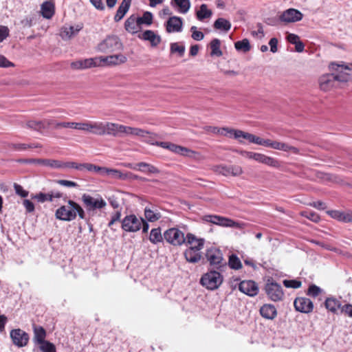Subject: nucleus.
<instances>
[{
	"label": "nucleus",
	"mask_w": 352,
	"mask_h": 352,
	"mask_svg": "<svg viewBox=\"0 0 352 352\" xmlns=\"http://www.w3.org/2000/svg\"><path fill=\"white\" fill-rule=\"evenodd\" d=\"M77 215L80 219H84L85 212L78 204L72 200H69L67 205L60 206L55 212L56 218L63 221H73Z\"/></svg>",
	"instance_id": "nucleus-1"
},
{
	"label": "nucleus",
	"mask_w": 352,
	"mask_h": 352,
	"mask_svg": "<svg viewBox=\"0 0 352 352\" xmlns=\"http://www.w3.org/2000/svg\"><path fill=\"white\" fill-rule=\"evenodd\" d=\"M205 240L197 238L192 233L186 234V243L190 246L185 250L184 256L189 263H198L201 258L200 250L204 248Z\"/></svg>",
	"instance_id": "nucleus-2"
},
{
	"label": "nucleus",
	"mask_w": 352,
	"mask_h": 352,
	"mask_svg": "<svg viewBox=\"0 0 352 352\" xmlns=\"http://www.w3.org/2000/svg\"><path fill=\"white\" fill-rule=\"evenodd\" d=\"M329 69L336 77L339 84L352 81V63L332 62Z\"/></svg>",
	"instance_id": "nucleus-3"
},
{
	"label": "nucleus",
	"mask_w": 352,
	"mask_h": 352,
	"mask_svg": "<svg viewBox=\"0 0 352 352\" xmlns=\"http://www.w3.org/2000/svg\"><path fill=\"white\" fill-rule=\"evenodd\" d=\"M206 257L210 265L213 270L225 271L227 269V263L223 259L222 252L214 247H211L206 250Z\"/></svg>",
	"instance_id": "nucleus-4"
},
{
	"label": "nucleus",
	"mask_w": 352,
	"mask_h": 352,
	"mask_svg": "<svg viewBox=\"0 0 352 352\" xmlns=\"http://www.w3.org/2000/svg\"><path fill=\"white\" fill-rule=\"evenodd\" d=\"M221 272L219 270H211L202 276L200 283L208 289L214 290L217 289L223 282Z\"/></svg>",
	"instance_id": "nucleus-5"
},
{
	"label": "nucleus",
	"mask_w": 352,
	"mask_h": 352,
	"mask_svg": "<svg viewBox=\"0 0 352 352\" xmlns=\"http://www.w3.org/2000/svg\"><path fill=\"white\" fill-rule=\"evenodd\" d=\"M122 48V43L119 37L116 35L107 36L97 46V50L103 53H111L121 50Z\"/></svg>",
	"instance_id": "nucleus-6"
},
{
	"label": "nucleus",
	"mask_w": 352,
	"mask_h": 352,
	"mask_svg": "<svg viewBox=\"0 0 352 352\" xmlns=\"http://www.w3.org/2000/svg\"><path fill=\"white\" fill-rule=\"evenodd\" d=\"M164 238L168 243L174 246H181L186 243V236L184 233L177 228L166 230L164 233Z\"/></svg>",
	"instance_id": "nucleus-7"
},
{
	"label": "nucleus",
	"mask_w": 352,
	"mask_h": 352,
	"mask_svg": "<svg viewBox=\"0 0 352 352\" xmlns=\"http://www.w3.org/2000/svg\"><path fill=\"white\" fill-rule=\"evenodd\" d=\"M143 218H138L135 214L126 215L121 221V227L123 230L127 232H135L141 229Z\"/></svg>",
	"instance_id": "nucleus-8"
},
{
	"label": "nucleus",
	"mask_w": 352,
	"mask_h": 352,
	"mask_svg": "<svg viewBox=\"0 0 352 352\" xmlns=\"http://www.w3.org/2000/svg\"><path fill=\"white\" fill-rule=\"evenodd\" d=\"M318 83L320 90L325 92L340 87L336 77L332 72L322 75L318 79Z\"/></svg>",
	"instance_id": "nucleus-9"
},
{
	"label": "nucleus",
	"mask_w": 352,
	"mask_h": 352,
	"mask_svg": "<svg viewBox=\"0 0 352 352\" xmlns=\"http://www.w3.org/2000/svg\"><path fill=\"white\" fill-rule=\"evenodd\" d=\"M203 220L206 222L212 223L215 225L241 228V226L239 223L236 222L230 219L223 217L218 215H205L203 217Z\"/></svg>",
	"instance_id": "nucleus-10"
},
{
	"label": "nucleus",
	"mask_w": 352,
	"mask_h": 352,
	"mask_svg": "<svg viewBox=\"0 0 352 352\" xmlns=\"http://www.w3.org/2000/svg\"><path fill=\"white\" fill-rule=\"evenodd\" d=\"M82 201L88 212L102 209L107 205L106 201L100 196H98V198H94L89 195L83 194Z\"/></svg>",
	"instance_id": "nucleus-11"
},
{
	"label": "nucleus",
	"mask_w": 352,
	"mask_h": 352,
	"mask_svg": "<svg viewBox=\"0 0 352 352\" xmlns=\"http://www.w3.org/2000/svg\"><path fill=\"white\" fill-rule=\"evenodd\" d=\"M214 172L223 176L237 177L243 173V168L239 165H219L212 168Z\"/></svg>",
	"instance_id": "nucleus-12"
},
{
	"label": "nucleus",
	"mask_w": 352,
	"mask_h": 352,
	"mask_svg": "<svg viewBox=\"0 0 352 352\" xmlns=\"http://www.w3.org/2000/svg\"><path fill=\"white\" fill-rule=\"evenodd\" d=\"M10 336L13 344L19 348L26 346L30 339L28 333L21 329L11 330Z\"/></svg>",
	"instance_id": "nucleus-13"
},
{
	"label": "nucleus",
	"mask_w": 352,
	"mask_h": 352,
	"mask_svg": "<svg viewBox=\"0 0 352 352\" xmlns=\"http://www.w3.org/2000/svg\"><path fill=\"white\" fill-rule=\"evenodd\" d=\"M265 292L268 297L273 301L281 300L284 296L281 286L276 283H267Z\"/></svg>",
	"instance_id": "nucleus-14"
},
{
	"label": "nucleus",
	"mask_w": 352,
	"mask_h": 352,
	"mask_svg": "<svg viewBox=\"0 0 352 352\" xmlns=\"http://www.w3.org/2000/svg\"><path fill=\"white\" fill-rule=\"evenodd\" d=\"M294 305L297 311L305 314L311 313L314 309L312 301L305 297H297L294 300Z\"/></svg>",
	"instance_id": "nucleus-15"
},
{
	"label": "nucleus",
	"mask_w": 352,
	"mask_h": 352,
	"mask_svg": "<svg viewBox=\"0 0 352 352\" xmlns=\"http://www.w3.org/2000/svg\"><path fill=\"white\" fill-rule=\"evenodd\" d=\"M302 14L298 10L289 8L284 11L280 16L279 19L285 23H294L300 21L302 19Z\"/></svg>",
	"instance_id": "nucleus-16"
},
{
	"label": "nucleus",
	"mask_w": 352,
	"mask_h": 352,
	"mask_svg": "<svg viewBox=\"0 0 352 352\" xmlns=\"http://www.w3.org/2000/svg\"><path fill=\"white\" fill-rule=\"evenodd\" d=\"M99 59L100 62L104 63L107 66L118 65L127 61L126 56L122 54L100 56Z\"/></svg>",
	"instance_id": "nucleus-17"
},
{
	"label": "nucleus",
	"mask_w": 352,
	"mask_h": 352,
	"mask_svg": "<svg viewBox=\"0 0 352 352\" xmlns=\"http://www.w3.org/2000/svg\"><path fill=\"white\" fill-rule=\"evenodd\" d=\"M239 290L250 296L257 295L258 288L256 283L253 280H243L239 283Z\"/></svg>",
	"instance_id": "nucleus-18"
},
{
	"label": "nucleus",
	"mask_w": 352,
	"mask_h": 352,
	"mask_svg": "<svg viewBox=\"0 0 352 352\" xmlns=\"http://www.w3.org/2000/svg\"><path fill=\"white\" fill-rule=\"evenodd\" d=\"M122 134L126 135H135L141 138H147V135L150 134V132L140 128H134L120 124V136L122 135Z\"/></svg>",
	"instance_id": "nucleus-19"
},
{
	"label": "nucleus",
	"mask_w": 352,
	"mask_h": 352,
	"mask_svg": "<svg viewBox=\"0 0 352 352\" xmlns=\"http://www.w3.org/2000/svg\"><path fill=\"white\" fill-rule=\"evenodd\" d=\"M183 21L179 16H170L166 22V30L167 32H179L182 30Z\"/></svg>",
	"instance_id": "nucleus-20"
},
{
	"label": "nucleus",
	"mask_w": 352,
	"mask_h": 352,
	"mask_svg": "<svg viewBox=\"0 0 352 352\" xmlns=\"http://www.w3.org/2000/svg\"><path fill=\"white\" fill-rule=\"evenodd\" d=\"M96 60L97 58H92L80 59L72 62L70 66L73 69H86L98 66V65L96 62Z\"/></svg>",
	"instance_id": "nucleus-21"
},
{
	"label": "nucleus",
	"mask_w": 352,
	"mask_h": 352,
	"mask_svg": "<svg viewBox=\"0 0 352 352\" xmlns=\"http://www.w3.org/2000/svg\"><path fill=\"white\" fill-rule=\"evenodd\" d=\"M52 122L50 120L44 119L43 120H29L25 123V126L36 131H41L43 129H47L51 127Z\"/></svg>",
	"instance_id": "nucleus-22"
},
{
	"label": "nucleus",
	"mask_w": 352,
	"mask_h": 352,
	"mask_svg": "<svg viewBox=\"0 0 352 352\" xmlns=\"http://www.w3.org/2000/svg\"><path fill=\"white\" fill-rule=\"evenodd\" d=\"M124 166L126 168L140 171H145V170L142 169V168H147V171L152 174H157L160 173V170L157 167L146 162H139L135 164L131 163H125L124 164Z\"/></svg>",
	"instance_id": "nucleus-23"
},
{
	"label": "nucleus",
	"mask_w": 352,
	"mask_h": 352,
	"mask_svg": "<svg viewBox=\"0 0 352 352\" xmlns=\"http://www.w3.org/2000/svg\"><path fill=\"white\" fill-rule=\"evenodd\" d=\"M124 28L128 32L135 34L141 30L140 23L138 21V16L135 14L131 15L124 23Z\"/></svg>",
	"instance_id": "nucleus-24"
},
{
	"label": "nucleus",
	"mask_w": 352,
	"mask_h": 352,
	"mask_svg": "<svg viewBox=\"0 0 352 352\" xmlns=\"http://www.w3.org/2000/svg\"><path fill=\"white\" fill-rule=\"evenodd\" d=\"M269 147L276 150L283 151L285 152L290 151L294 154H299V149L298 148L293 146H290L285 142L272 141L270 140Z\"/></svg>",
	"instance_id": "nucleus-25"
},
{
	"label": "nucleus",
	"mask_w": 352,
	"mask_h": 352,
	"mask_svg": "<svg viewBox=\"0 0 352 352\" xmlns=\"http://www.w3.org/2000/svg\"><path fill=\"white\" fill-rule=\"evenodd\" d=\"M131 1L132 0H122L114 16L113 19L115 22H119L124 18L130 8Z\"/></svg>",
	"instance_id": "nucleus-26"
},
{
	"label": "nucleus",
	"mask_w": 352,
	"mask_h": 352,
	"mask_svg": "<svg viewBox=\"0 0 352 352\" xmlns=\"http://www.w3.org/2000/svg\"><path fill=\"white\" fill-rule=\"evenodd\" d=\"M138 37L140 39L150 41L153 47L157 46L161 42L160 36L155 34L153 31L149 30L144 31L141 35H139Z\"/></svg>",
	"instance_id": "nucleus-27"
},
{
	"label": "nucleus",
	"mask_w": 352,
	"mask_h": 352,
	"mask_svg": "<svg viewBox=\"0 0 352 352\" xmlns=\"http://www.w3.org/2000/svg\"><path fill=\"white\" fill-rule=\"evenodd\" d=\"M261 315L268 320H273L276 317L277 311L276 307L270 304H265L260 309Z\"/></svg>",
	"instance_id": "nucleus-28"
},
{
	"label": "nucleus",
	"mask_w": 352,
	"mask_h": 352,
	"mask_svg": "<svg viewBox=\"0 0 352 352\" xmlns=\"http://www.w3.org/2000/svg\"><path fill=\"white\" fill-rule=\"evenodd\" d=\"M56 160L51 159H28L23 160L24 162L28 164H36L41 166H48L52 168H56L58 166Z\"/></svg>",
	"instance_id": "nucleus-29"
},
{
	"label": "nucleus",
	"mask_w": 352,
	"mask_h": 352,
	"mask_svg": "<svg viewBox=\"0 0 352 352\" xmlns=\"http://www.w3.org/2000/svg\"><path fill=\"white\" fill-rule=\"evenodd\" d=\"M170 5L182 14H186L190 8V0H171Z\"/></svg>",
	"instance_id": "nucleus-30"
},
{
	"label": "nucleus",
	"mask_w": 352,
	"mask_h": 352,
	"mask_svg": "<svg viewBox=\"0 0 352 352\" xmlns=\"http://www.w3.org/2000/svg\"><path fill=\"white\" fill-rule=\"evenodd\" d=\"M105 122H89V131L96 135H104Z\"/></svg>",
	"instance_id": "nucleus-31"
},
{
	"label": "nucleus",
	"mask_w": 352,
	"mask_h": 352,
	"mask_svg": "<svg viewBox=\"0 0 352 352\" xmlns=\"http://www.w3.org/2000/svg\"><path fill=\"white\" fill-rule=\"evenodd\" d=\"M46 331L45 329L41 326H34V341L35 343L38 344H44L46 342Z\"/></svg>",
	"instance_id": "nucleus-32"
},
{
	"label": "nucleus",
	"mask_w": 352,
	"mask_h": 352,
	"mask_svg": "<svg viewBox=\"0 0 352 352\" xmlns=\"http://www.w3.org/2000/svg\"><path fill=\"white\" fill-rule=\"evenodd\" d=\"M104 135H112L113 137L120 136V124L113 122H105Z\"/></svg>",
	"instance_id": "nucleus-33"
},
{
	"label": "nucleus",
	"mask_w": 352,
	"mask_h": 352,
	"mask_svg": "<svg viewBox=\"0 0 352 352\" xmlns=\"http://www.w3.org/2000/svg\"><path fill=\"white\" fill-rule=\"evenodd\" d=\"M42 16L45 19H51L54 14V6L50 1H45L41 5Z\"/></svg>",
	"instance_id": "nucleus-34"
},
{
	"label": "nucleus",
	"mask_w": 352,
	"mask_h": 352,
	"mask_svg": "<svg viewBox=\"0 0 352 352\" xmlns=\"http://www.w3.org/2000/svg\"><path fill=\"white\" fill-rule=\"evenodd\" d=\"M230 136L234 137V138L236 140H239L240 138H243L247 140H248L250 142L252 143L254 138V135L252 133H249L247 132H244L241 130L234 129L230 131Z\"/></svg>",
	"instance_id": "nucleus-35"
},
{
	"label": "nucleus",
	"mask_w": 352,
	"mask_h": 352,
	"mask_svg": "<svg viewBox=\"0 0 352 352\" xmlns=\"http://www.w3.org/2000/svg\"><path fill=\"white\" fill-rule=\"evenodd\" d=\"M325 307L330 311L336 313L340 309L341 310V302L335 298H327L324 302Z\"/></svg>",
	"instance_id": "nucleus-36"
},
{
	"label": "nucleus",
	"mask_w": 352,
	"mask_h": 352,
	"mask_svg": "<svg viewBox=\"0 0 352 352\" xmlns=\"http://www.w3.org/2000/svg\"><path fill=\"white\" fill-rule=\"evenodd\" d=\"M214 28L216 30L228 32L231 28V23L229 21L223 18H218L214 23Z\"/></svg>",
	"instance_id": "nucleus-37"
},
{
	"label": "nucleus",
	"mask_w": 352,
	"mask_h": 352,
	"mask_svg": "<svg viewBox=\"0 0 352 352\" xmlns=\"http://www.w3.org/2000/svg\"><path fill=\"white\" fill-rule=\"evenodd\" d=\"M80 29L81 27L79 26H77L76 28H74V26L64 27L62 29L60 36L63 39H69L76 34Z\"/></svg>",
	"instance_id": "nucleus-38"
},
{
	"label": "nucleus",
	"mask_w": 352,
	"mask_h": 352,
	"mask_svg": "<svg viewBox=\"0 0 352 352\" xmlns=\"http://www.w3.org/2000/svg\"><path fill=\"white\" fill-rule=\"evenodd\" d=\"M164 234H162L161 228H153L151 230L149 235V241L153 243L157 244L163 241Z\"/></svg>",
	"instance_id": "nucleus-39"
},
{
	"label": "nucleus",
	"mask_w": 352,
	"mask_h": 352,
	"mask_svg": "<svg viewBox=\"0 0 352 352\" xmlns=\"http://www.w3.org/2000/svg\"><path fill=\"white\" fill-rule=\"evenodd\" d=\"M212 12L210 10L208 9L206 4L201 5L199 10L197 12V18L199 21H203L205 19L211 17Z\"/></svg>",
	"instance_id": "nucleus-40"
},
{
	"label": "nucleus",
	"mask_w": 352,
	"mask_h": 352,
	"mask_svg": "<svg viewBox=\"0 0 352 352\" xmlns=\"http://www.w3.org/2000/svg\"><path fill=\"white\" fill-rule=\"evenodd\" d=\"M144 216L146 220L150 222H155L162 217V214L157 210H153L148 208H145Z\"/></svg>",
	"instance_id": "nucleus-41"
},
{
	"label": "nucleus",
	"mask_w": 352,
	"mask_h": 352,
	"mask_svg": "<svg viewBox=\"0 0 352 352\" xmlns=\"http://www.w3.org/2000/svg\"><path fill=\"white\" fill-rule=\"evenodd\" d=\"M177 154L181 155L182 156L188 157L190 158H192L195 160H198L200 156L199 153H197L195 151L190 150L186 147L182 146H180L179 152Z\"/></svg>",
	"instance_id": "nucleus-42"
},
{
	"label": "nucleus",
	"mask_w": 352,
	"mask_h": 352,
	"mask_svg": "<svg viewBox=\"0 0 352 352\" xmlns=\"http://www.w3.org/2000/svg\"><path fill=\"white\" fill-rule=\"evenodd\" d=\"M206 130L208 132H210V133H218L220 135H223L231 138L230 131L232 130V129L228 128V127L218 128L216 126H206Z\"/></svg>",
	"instance_id": "nucleus-43"
},
{
	"label": "nucleus",
	"mask_w": 352,
	"mask_h": 352,
	"mask_svg": "<svg viewBox=\"0 0 352 352\" xmlns=\"http://www.w3.org/2000/svg\"><path fill=\"white\" fill-rule=\"evenodd\" d=\"M220 45H221V41L218 38H214L210 42V49H211L210 55L211 56H216L219 57L222 55V52L220 50Z\"/></svg>",
	"instance_id": "nucleus-44"
},
{
	"label": "nucleus",
	"mask_w": 352,
	"mask_h": 352,
	"mask_svg": "<svg viewBox=\"0 0 352 352\" xmlns=\"http://www.w3.org/2000/svg\"><path fill=\"white\" fill-rule=\"evenodd\" d=\"M57 164L58 166L56 168H75L76 170H82V164H78L74 162H63L62 161L58 160Z\"/></svg>",
	"instance_id": "nucleus-45"
},
{
	"label": "nucleus",
	"mask_w": 352,
	"mask_h": 352,
	"mask_svg": "<svg viewBox=\"0 0 352 352\" xmlns=\"http://www.w3.org/2000/svg\"><path fill=\"white\" fill-rule=\"evenodd\" d=\"M234 47L236 50L243 52H249L251 48L250 42L247 38H244L242 41L236 42L234 43Z\"/></svg>",
	"instance_id": "nucleus-46"
},
{
	"label": "nucleus",
	"mask_w": 352,
	"mask_h": 352,
	"mask_svg": "<svg viewBox=\"0 0 352 352\" xmlns=\"http://www.w3.org/2000/svg\"><path fill=\"white\" fill-rule=\"evenodd\" d=\"M228 265L234 270H239L242 267V263L239 258L235 254H231L229 256Z\"/></svg>",
	"instance_id": "nucleus-47"
},
{
	"label": "nucleus",
	"mask_w": 352,
	"mask_h": 352,
	"mask_svg": "<svg viewBox=\"0 0 352 352\" xmlns=\"http://www.w3.org/2000/svg\"><path fill=\"white\" fill-rule=\"evenodd\" d=\"M153 14L150 12H144L142 16L138 17V21L140 23V26L142 24H145L146 25H151L153 23Z\"/></svg>",
	"instance_id": "nucleus-48"
},
{
	"label": "nucleus",
	"mask_w": 352,
	"mask_h": 352,
	"mask_svg": "<svg viewBox=\"0 0 352 352\" xmlns=\"http://www.w3.org/2000/svg\"><path fill=\"white\" fill-rule=\"evenodd\" d=\"M32 199L37 200L40 203H44L45 201L52 202V195L50 192L43 193L39 192L38 194L32 195Z\"/></svg>",
	"instance_id": "nucleus-49"
},
{
	"label": "nucleus",
	"mask_w": 352,
	"mask_h": 352,
	"mask_svg": "<svg viewBox=\"0 0 352 352\" xmlns=\"http://www.w3.org/2000/svg\"><path fill=\"white\" fill-rule=\"evenodd\" d=\"M109 175L111 178L121 179V180H126V176L125 173H122L118 169L110 168L109 171Z\"/></svg>",
	"instance_id": "nucleus-50"
},
{
	"label": "nucleus",
	"mask_w": 352,
	"mask_h": 352,
	"mask_svg": "<svg viewBox=\"0 0 352 352\" xmlns=\"http://www.w3.org/2000/svg\"><path fill=\"white\" fill-rule=\"evenodd\" d=\"M149 135H150L148 137V139L146 140L147 142H148L149 144H151L152 145H156V146H160L164 148H166V149L168 148V146L170 144V142H153V137L156 136V135L151 133Z\"/></svg>",
	"instance_id": "nucleus-51"
},
{
	"label": "nucleus",
	"mask_w": 352,
	"mask_h": 352,
	"mask_svg": "<svg viewBox=\"0 0 352 352\" xmlns=\"http://www.w3.org/2000/svg\"><path fill=\"white\" fill-rule=\"evenodd\" d=\"M40 147L38 144H12L11 148L16 151H23L27 148Z\"/></svg>",
	"instance_id": "nucleus-52"
},
{
	"label": "nucleus",
	"mask_w": 352,
	"mask_h": 352,
	"mask_svg": "<svg viewBox=\"0 0 352 352\" xmlns=\"http://www.w3.org/2000/svg\"><path fill=\"white\" fill-rule=\"evenodd\" d=\"M52 123V126L55 129H58L60 128H71L73 126V122H57L54 120H50Z\"/></svg>",
	"instance_id": "nucleus-53"
},
{
	"label": "nucleus",
	"mask_w": 352,
	"mask_h": 352,
	"mask_svg": "<svg viewBox=\"0 0 352 352\" xmlns=\"http://www.w3.org/2000/svg\"><path fill=\"white\" fill-rule=\"evenodd\" d=\"M301 214L314 222H318L320 219V216L317 213L311 210L303 211L301 212Z\"/></svg>",
	"instance_id": "nucleus-54"
},
{
	"label": "nucleus",
	"mask_w": 352,
	"mask_h": 352,
	"mask_svg": "<svg viewBox=\"0 0 352 352\" xmlns=\"http://www.w3.org/2000/svg\"><path fill=\"white\" fill-rule=\"evenodd\" d=\"M170 52L178 53L180 57L183 56L185 52V47L184 45H179L177 43H173L170 44Z\"/></svg>",
	"instance_id": "nucleus-55"
},
{
	"label": "nucleus",
	"mask_w": 352,
	"mask_h": 352,
	"mask_svg": "<svg viewBox=\"0 0 352 352\" xmlns=\"http://www.w3.org/2000/svg\"><path fill=\"white\" fill-rule=\"evenodd\" d=\"M40 350L42 352H56L55 345L49 341L41 344Z\"/></svg>",
	"instance_id": "nucleus-56"
},
{
	"label": "nucleus",
	"mask_w": 352,
	"mask_h": 352,
	"mask_svg": "<svg viewBox=\"0 0 352 352\" xmlns=\"http://www.w3.org/2000/svg\"><path fill=\"white\" fill-rule=\"evenodd\" d=\"M283 285L287 288L297 289L301 287L302 283L298 280H284Z\"/></svg>",
	"instance_id": "nucleus-57"
},
{
	"label": "nucleus",
	"mask_w": 352,
	"mask_h": 352,
	"mask_svg": "<svg viewBox=\"0 0 352 352\" xmlns=\"http://www.w3.org/2000/svg\"><path fill=\"white\" fill-rule=\"evenodd\" d=\"M190 32H192V38L195 41H201L204 38V34H203V32L197 30L196 26H192L190 28Z\"/></svg>",
	"instance_id": "nucleus-58"
},
{
	"label": "nucleus",
	"mask_w": 352,
	"mask_h": 352,
	"mask_svg": "<svg viewBox=\"0 0 352 352\" xmlns=\"http://www.w3.org/2000/svg\"><path fill=\"white\" fill-rule=\"evenodd\" d=\"M89 122H88V121L85 122H73L72 129L88 132L89 131Z\"/></svg>",
	"instance_id": "nucleus-59"
},
{
	"label": "nucleus",
	"mask_w": 352,
	"mask_h": 352,
	"mask_svg": "<svg viewBox=\"0 0 352 352\" xmlns=\"http://www.w3.org/2000/svg\"><path fill=\"white\" fill-rule=\"evenodd\" d=\"M321 292L322 290L319 287L316 285H311L309 286L307 294L312 297H316Z\"/></svg>",
	"instance_id": "nucleus-60"
},
{
	"label": "nucleus",
	"mask_w": 352,
	"mask_h": 352,
	"mask_svg": "<svg viewBox=\"0 0 352 352\" xmlns=\"http://www.w3.org/2000/svg\"><path fill=\"white\" fill-rule=\"evenodd\" d=\"M14 188L16 194H17L18 195L21 196V197H28V191L24 190L23 188L21 185H19V184H18L16 183H14Z\"/></svg>",
	"instance_id": "nucleus-61"
},
{
	"label": "nucleus",
	"mask_w": 352,
	"mask_h": 352,
	"mask_svg": "<svg viewBox=\"0 0 352 352\" xmlns=\"http://www.w3.org/2000/svg\"><path fill=\"white\" fill-rule=\"evenodd\" d=\"M263 164H266L270 166H272V167H278L279 166V162L277 160H276L272 157H268L266 155L265 157L264 162Z\"/></svg>",
	"instance_id": "nucleus-62"
},
{
	"label": "nucleus",
	"mask_w": 352,
	"mask_h": 352,
	"mask_svg": "<svg viewBox=\"0 0 352 352\" xmlns=\"http://www.w3.org/2000/svg\"><path fill=\"white\" fill-rule=\"evenodd\" d=\"M270 142V139L265 140V139L261 138L260 137L254 135V140H253L252 143L258 144V145H261V146H264L266 147H269Z\"/></svg>",
	"instance_id": "nucleus-63"
},
{
	"label": "nucleus",
	"mask_w": 352,
	"mask_h": 352,
	"mask_svg": "<svg viewBox=\"0 0 352 352\" xmlns=\"http://www.w3.org/2000/svg\"><path fill=\"white\" fill-rule=\"evenodd\" d=\"M329 214L333 219H336L338 221H343L344 212H341L339 210H331L328 212Z\"/></svg>",
	"instance_id": "nucleus-64"
}]
</instances>
